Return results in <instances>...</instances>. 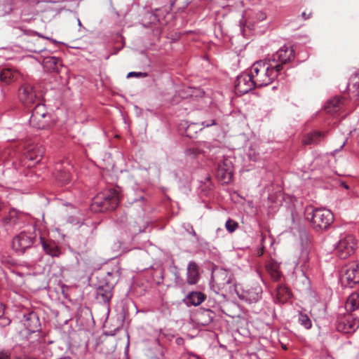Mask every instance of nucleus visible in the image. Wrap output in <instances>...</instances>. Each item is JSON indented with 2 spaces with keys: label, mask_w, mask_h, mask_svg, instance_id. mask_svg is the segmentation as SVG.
<instances>
[{
  "label": "nucleus",
  "mask_w": 359,
  "mask_h": 359,
  "mask_svg": "<svg viewBox=\"0 0 359 359\" xmlns=\"http://www.w3.org/2000/svg\"><path fill=\"white\" fill-rule=\"evenodd\" d=\"M3 161L1 151L0 150V163Z\"/></svg>",
  "instance_id": "nucleus-46"
},
{
  "label": "nucleus",
  "mask_w": 359,
  "mask_h": 359,
  "mask_svg": "<svg viewBox=\"0 0 359 359\" xmlns=\"http://www.w3.org/2000/svg\"><path fill=\"white\" fill-rule=\"evenodd\" d=\"M265 267L274 281L280 280L282 275L280 271V264L275 259H271L266 262Z\"/></svg>",
  "instance_id": "nucleus-20"
},
{
  "label": "nucleus",
  "mask_w": 359,
  "mask_h": 359,
  "mask_svg": "<svg viewBox=\"0 0 359 359\" xmlns=\"http://www.w3.org/2000/svg\"><path fill=\"white\" fill-rule=\"evenodd\" d=\"M47 1H50V2H53V3H56V2L62 1L63 0H47Z\"/></svg>",
  "instance_id": "nucleus-45"
},
{
  "label": "nucleus",
  "mask_w": 359,
  "mask_h": 359,
  "mask_svg": "<svg viewBox=\"0 0 359 359\" xmlns=\"http://www.w3.org/2000/svg\"><path fill=\"white\" fill-rule=\"evenodd\" d=\"M311 14H312L311 12H309V13H307L306 12L304 11L302 13V16L304 20H308L311 18Z\"/></svg>",
  "instance_id": "nucleus-40"
},
{
  "label": "nucleus",
  "mask_w": 359,
  "mask_h": 359,
  "mask_svg": "<svg viewBox=\"0 0 359 359\" xmlns=\"http://www.w3.org/2000/svg\"><path fill=\"white\" fill-rule=\"evenodd\" d=\"M215 124H216L215 121L214 119H211L210 121H204L201 123V125L203 127H210V126H214Z\"/></svg>",
  "instance_id": "nucleus-38"
},
{
  "label": "nucleus",
  "mask_w": 359,
  "mask_h": 359,
  "mask_svg": "<svg viewBox=\"0 0 359 359\" xmlns=\"http://www.w3.org/2000/svg\"><path fill=\"white\" fill-rule=\"evenodd\" d=\"M255 88H257V86L255 83L249 71L243 72L237 76L235 83V90L237 93L245 95Z\"/></svg>",
  "instance_id": "nucleus-12"
},
{
  "label": "nucleus",
  "mask_w": 359,
  "mask_h": 359,
  "mask_svg": "<svg viewBox=\"0 0 359 359\" xmlns=\"http://www.w3.org/2000/svg\"><path fill=\"white\" fill-rule=\"evenodd\" d=\"M341 281L343 285L351 288L359 283V262H349L342 268Z\"/></svg>",
  "instance_id": "nucleus-8"
},
{
  "label": "nucleus",
  "mask_w": 359,
  "mask_h": 359,
  "mask_svg": "<svg viewBox=\"0 0 359 359\" xmlns=\"http://www.w3.org/2000/svg\"><path fill=\"white\" fill-rule=\"evenodd\" d=\"M298 322L306 329H310L312 326V323L309 317L302 312L299 313Z\"/></svg>",
  "instance_id": "nucleus-31"
},
{
  "label": "nucleus",
  "mask_w": 359,
  "mask_h": 359,
  "mask_svg": "<svg viewBox=\"0 0 359 359\" xmlns=\"http://www.w3.org/2000/svg\"><path fill=\"white\" fill-rule=\"evenodd\" d=\"M206 298L205 294L201 292H191L187 296V304L188 305L198 306Z\"/></svg>",
  "instance_id": "nucleus-27"
},
{
  "label": "nucleus",
  "mask_w": 359,
  "mask_h": 359,
  "mask_svg": "<svg viewBox=\"0 0 359 359\" xmlns=\"http://www.w3.org/2000/svg\"><path fill=\"white\" fill-rule=\"evenodd\" d=\"M46 65H50L53 71H58V65H60V60L55 57H51L46 61Z\"/></svg>",
  "instance_id": "nucleus-33"
},
{
  "label": "nucleus",
  "mask_w": 359,
  "mask_h": 359,
  "mask_svg": "<svg viewBox=\"0 0 359 359\" xmlns=\"http://www.w3.org/2000/svg\"><path fill=\"white\" fill-rule=\"evenodd\" d=\"M4 207H5L4 203L1 200H0V211L4 210Z\"/></svg>",
  "instance_id": "nucleus-41"
},
{
  "label": "nucleus",
  "mask_w": 359,
  "mask_h": 359,
  "mask_svg": "<svg viewBox=\"0 0 359 359\" xmlns=\"http://www.w3.org/2000/svg\"><path fill=\"white\" fill-rule=\"evenodd\" d=\"M295 53L292 46L285 45L280 48L268 60L278 69L279 73L284 76L286 66L294 60Z\"/></svg>",
  "instance_id": "nucleus-4"
},
{
  "label": "nucleus",
  "mask_w": 359,
  "mask_h": 359,
  "mask_svg": "<svg viewBox=\"0 0 359 359\" xmlns=\"http://www.w3.org/2000/svg\"><path fill=\"white\" fill-rule=\"evenodd\" d=\"M358 95H359V92L358 93Z\"/></svg>",
  "instance_id": "nucleus-55"
},
{
  "label": "nucleus",
  "mask_w": 359,
  "mask_h": 359,
  "mask_svg": "<svg viewBox=\"0 0 359 359\" xmlns=\"http://www.w3.org/2000/svg\"><path fill=\"white\" fill-rule=\"evenodd\" d=\"M257 253L259 256H262L264 253V247L260 250H259Z\"/></svg>",
  "instance_id": "nucleus-44"
},
{
  "label": "nucleus",
  "mask_w": 359,
  "mask_h": 359,
  "mask_svg": "<svg viewBox=\"0 0 359 359\" xmlns=\"http://www.w3.org/2000/svg\"><path fill=\"white\" fill-rule=\"evenodd\" d=\"M217 282L219 285L224 287L226 285L232 283L233 277L226 270H221L216 275Z\"/></svg>",
  "instance_id": "nucleus-29"
},
{
  "label": "nucleus",
  "mask_w": 359,
  "mask_h": 359,
  "mask_svg": "<svg viewBox=\"0 0 359 359\" xmlns=\"http://www.w3.org/2000/svg\"><path fill=\"white\" fill-rule=\"evenodd\" d=\"M55 170V178L61 184H65L70 181V173L62 167V164L57 165Z\"/></svg>",
  "instance_id": "nucleus-25"
},
{
  "label": "nucleus",
  "mask_w": 359,
  "mask_h": 359,
  "mask_svg": "<svg viewBox=\"0 0 359 359\" xmlns=\"http://www.w3.org/2000/svg\"><path fill=\"white\" fill-rule=\"evenodd\" d=\"M43 154L44 149L43 147L32 145L27 148V151L25 153V158L29 161H33L34 163H38L41 161Z\"/></svg>",
  "instance_id": "nucleus-15"
},
{
  "label": "nucleus",
  "mask_w": 359,
  "mask_h": 359,
  "mask_svg": "<svg viewBox=\"0 0 359 359\" xmlns=\"http://www.w3.org/2000/svg\"><path fill=\"white\" fill-rule=\"evenodd\" d=\"M20 101L26 107H29L38 99L32 86L28 83L22 84L18 90Z\"/></svg>",
  "instance_id": "nucleus-13"
},
{
  "label": "nucleus",
  "mask_w": 359,
  "mask_h": 359,
  "mask_svg": "<svg viewBox=\"0 0 359 359\" xmlns=\"http://www.w3.org/2000/svg\"><path fill=\"white\" fill-rule=\"evenodd\" d=\"M325 133L313 131L304 135L302 142L304 144H317L325 138Z\"/></svg>",
  "instance_id": "nucleus-24"
},
{
  "label": "nucleus",
  "mask_w": 359,
  "mask_h": 359,
  "mask_svg": "<svg viewBox=\"0 0 359 359\" xmlns=\"http://www.w3.org/2000/svg\"><path fill=\"white\" fill-rule=\"evenodd\" d=\"M0 359H11V354L8 351H0Z\"/></svg>",
  "instance_id": "nucleus-37"
},
{
  "label": "nucleus",
  "mask_w": 359,
  "mask_h": 359,
  "mask_svg": "<svg viewBox=\"0 0 359 359\" xmlns=\"http://www.w3.org/2000/svg\"><path fill=\"white\" fill-rule=\"evenodd\" d=\"M309 261V252L307 250H302L300 256L297 262V266H299L302 269V271H304L305 269L308 268V262Z\"/></svg>",
  "instance_id": "nucleus-30"
},
{
  "label": "nucleus",
  "mask_w": 359,
  "mask_h": 359,
  "mask_svg": "<svg viewBox=\"0 0 359 359\" xmlns=\"http://www.w3.org/2000/svg\"><path fill=\"white\" fill-rule=\"evenodd\" d=\"M357 88L359 89V83H358V86H357Z\"/></svg>",
  "instance_id": "nucleus-54"
},
{
  "label": "nucleus",
  "mask_w": 359,
  "mask_h": 359,
  "mask_svg": "<svg viewBox=\"0 0 359 359\" xmlns=\"http://www.w3.org/2000/svg\"><path fill=\"white\" fill-rule=\"evenodd\" d=\"M184 359H201L197 355L188 353L184 355Z\"/></svg>",
  "instance_id": "nucleus-39"
},
{
  "label": "nucleus",
  "mask_w": 359,
  "mask_h": 359,
  "mask_svg": "<svg viewBox=\"0 0 359 359\" xmlns=\"http://www.w3.org/2000/svg\"><path fill=\"white\" fill-rule=\"evenodd\" d=\"M78 25H79V26H81V21H80V20H79V19H78Z\"/></svg>",
  "instance_id": "nucleus-48"
},
{
  "label": "nucleus",
  "mask_w": 359,
  "mask_h": 359,
  "mask_svg": "<svg viewBox=\"0 0 359 359\" xmlns=\"http://www.w3.org/2000/svg\"><path fill=\"white\" fill-rule=\"evenodd\" d=\"M215 318V313L210 309H203L196 314L198 324L205 326L210 324Z\"/></svg>",
  "instance_id": "nucleus-23"
},
{
  "label": "nucleus",
  "mask_w": 359,
  "mask_h": 359,
  "mask_svg": "<svg viewBox=\"0 0 359 359\" xmlns=\"http://www.w3.org/2000/svg\"><path fill=\"white\" fill-rule=\"evenodd\" d=\"M356 245L357 241L355 237L352 235H346L336 244V255L340 259H346L354 252Z\"/></svg>",
  "instance_id": "nucleus-9"
},
{
  "label": "nucleus",
  "mask_w": 359,
  "mask_h": 359,
  "mask_svg": "<svg viewBox=\"0 0 359 359\" xmlns=\"http://www.w3.org/2000/svg\"><path fill=\"white\" fill-rule=\"evenodd\" d=\"M11 323V320L6 317L0 318V327H4L9 325Z\"/></svg>",
  "instance_id": "nucleus-36"
},
{
  "label": "nucleus",
  "mask_w": 359,
  "mask_h": 359,
  "mask_svg": "<svg viewBox=\"0 0 359 359\" xmlns=\"http://www.w3.org/2000/svg\"><path fill=\"white\" fill-rule=\"evenodd\" d=\"M233 163L228 158H224L217 164L216 177L222 184H229L233 176Z\"/></svg>",
  "instance_id": "nucleus-11"
},
{
  "label": "nucleus",
  "mask_w": 359,
  "mask_h": 359,
  "mask_svg": "<svg viewBox=\"0 0 359 359\" xmlns=\"http://www.w3.org/2000/svg\"><path fill=\"white\" fill-rule=\"evenodd\" d=\"M251 76L257 85V88L268 86L276 79H282L284 78L279 73L278 69L268 60L257 61L248 69Z\"/></svg>",
  "instance_id": "nucleus-1"
},
{
  "label": "nucleus",
  "mask_w": 359,
  "mask_h": 359,
  "mask_svg": "<svg viewBox=\"0 0 359 359\" xmlns=\"http://www.w3.org/2000/svg\"><path fill=\"white\" fill-rule=\"evenodd\" d=\"M343 104V99L340 97H334L329 100L325 106V109L327 113L332 114L339 111Z\"/></svg>",
  "instance_id": "nucleus-26"
},
{
  "label": "nucleus",
  "mask_w": 359,
  "mask_h": 359,
  "mask_svg": "<svg viewBox=\"0 0 359 359\" xmlns=\"http://www.w3.org/2000/svg\"><path fill=\"white\" fill-rule=\"evenodd\" d=\"M306 217L311 219L313 228L316 231L326 230L334 221L333 214L330 210L323 208H306Z\"/></svg>",
  "instance_id": "nucleus-2"
},
{
  "label": "nucleus",
  "mask_w": 359,
  "mask_h": 359,
  "mask_svg": "<svg viewBox=\"0 0 359 359\" xmlns=\"http://www.w3.org/2000/svg\"><path fill=\"white\" fill-rule=\"evenodd\" d=\"M358 85V83L356 82L355 84H354V86H356Z\"/></svg>",
  "instance_id": "nucleus-52"
},
{
  "label": "nucleus",
  "mask_w": 359,
  "mask_h": 359,
  "mask_svg": "<svg viewBox=\"0 0 359 359\" xmlns=\"http://www.w3.org/2000/svg\"><path fill=\"white\" fill-rule=\"evenodd\" d=\"M179 340H182V339H177V341H178V343H180V341Z\"/></svg>",
  "instance_id": "nucleus-50"
},
{
  "label": "nucleus",
  "mask_w": 359,
  "mask_h": 359,
  "mask_svg": "<svg viewBox=\"0 0 359 359\" xmlns=\"http://www.w3.org/2000/svg\"><path fill=\"white\" fill-rule=\"evenodd\" d=\"M29 124L37 129H45L51 126L50 115L43 104L38 103L32 111Z\"/></svg>",
  "instance_id": "nucleus-6"
},
{
  "label": "nucleus",
  "mask_w": 359,
  "mask_h": 359,
  "mask_svg": "<svg viewBox=\"0 0 359 359\" xmlns=\"http://www.w3.org/2000/svg\"><path fill=\"white\" fill-rule=\"evenodd\" d=\"M172 273L175 276V285L177 286H179V287H182L184 286V281L183 280V278L180 276V269H178V267L177 266H175L174 264V263L172 262Z\"/></svg>",
  "instance_id": "nucleus-32"
},
{
  "label": "nucleus",
  "mask_w": 359,
  "mask_h": 359,
  "mask_svg": "<svg viewBox=\"0 0 359 359\" xmlns=\"http://www.w3.org/2000/svg\"><path fill=\"white\" fill-rule=\"evenodd\" d=\"M36 237L35 226L28 225L25 230L14 237L12 243L13 248L16 251L25 252L27 249L33 245Z\"/></svg>",
  "instance_id": "nucleus-5"
},
{
  "label": "nucleus",
  "mask_w": 359,
  "mask_h": 359,
  "mask_svg": "<svg viewBox=\"0 0 359 359\" xmlns=\"http://www.w3.org/2000/svg\"><path fill=\"white\" fill-rule=\"evenodd\" d=\"M131 227H132V225L130 224V226H129V230L130 231L131 230Z\"/></svg>",
  "instance_id": "nucleus-51"
},
{
  "label": "nucleus",
  "mask_w": 359,
  "mask_h": 359,
  "mask_svg": "<svg viewBox=\"0 0 359 359\" xmlns=\"http://www.w3.org/2000/svg\"><path fill=\"white\" fill-rule=\"evenodd\" d=\"M141 77V78H146L148 76V74L147 72H130L128 74L127 77Z\"/></svg>",
  "instance_id": "nucleus-35"
},
{
  "label": "nucleus",
  "mask_w": 359,
  "mask_h": 359,
  "mask_svg": "<svg viewBox=\"0 0 359 359\" xmlns=\"http://www.w3.org/2000/svg\"><path fill=\"white\" fill-rule=\"evenodd\" d=\"M292 296L290 290L283 285H278L276 287V303H286Z\"/></svg>",
  "instance_id": "nucleus-22"
},
{
  "label": "nucleus",
  "mask_w": 359,
  "mask_h": 359,
  "mask_svg": "<svg viewBox=\"0 0 359 359\" xmlns=\"http://www.w3.org/2000/svg\"><path fill=\"white\" fill-rule=\"evenodd\" d=\"M113 288V284L109 282H107L103 285H100L96 290L97 299L104 303L109 302L111 298L112 297Z\"/></svg>",
  "instance_id": "nucleus-16"
},
{
  "label": "nucleus",
  "mask_w": 359,
  "mask_h": 359,
  "mask_svg": "<svg viewBox=\"0 0 359 359\" xmlns=\"http://www.w3.org/2000/svg\"><path fill=\"white\" fill-rule=\"evenodd\" d=\"M199 278L198 264L194 261L189 262L187 268V283L189 285H195L198 283Z\"/></svg>",
  "instance_id": "nucleus-18"
},
{
  "label": "nucleus",
  "mask_w": 359,
  "mask_h": 359,
  "mask_svg": "<svg viewBox=\"0 0 359 359\" xmlns=\"http://www.w3.org/2000/svg\"><path fill=\"white\" fill-rule=\"evenodd\" d=\"M345 309L349 313L359 309V288L348 296L345 304Z\"/></svg>",
  "instance_id": "nucleus-21"
},
{
  "label": "nucleus",
  "mask_w": 359,
  "mask_h": 359,
  "mask_svg": "<svg viewBox=\"0 0 359 359\" xmlns=\"http://www.w3.org/2000/svg\"><path fill=\"white\" fill-rule=\"evenodd\" d=\"M118 203V194L111 189L97 194L93 198V207L95 210L105 212L115 210Z\"/></svg>",
  "instance_id": "nucleus-3"
},
{
  "label": "nucleus",
  "mask_w": 359,
  "mask_h": 359,
  "mask_svg": "<svg viewBox=\"0 0 359 359\" xmlns=\"http://www.w3.org/2000/svg\"><path fill=\"white\" fill-rule=\"evenodd\" d=\"M225 227L229 232L233 233L238 227V224L236 221H234L231 219H229L226 222Z\"/></svg>",
  "instance_id": "nucleus-34"
},
{
  "label": "nucleus",
  "mask_w": 359,
  "mask_h": 359,
  "mask_svg": "<svg viewBox=\"0 0 359 359\" xmlns=\"http://www.w3.org/2000/svg\"><path fill=\"white\" fill-rule=\"evenodd\" d=\"M0 223L6 231L15 229L20 223V216L17 210L11 209L0 219Z\"/></svg>",
  "instance_id": "nucleus-14"
},
{
  "label": "nucleus",
  "mask_w": 359,
  "mask_h": 359,
  "mask_svg": "<svg viewBox=\"0 0 359 359\" xmlns=\"http://www.w3.org/2000/svg\"><path fill=\"white\" fill-rule=\"evenodd\" d=\"M35 34L39 36V37L47 39H50L48 37H46V36H43L42 34H41L39 33L35 32Z\"/></svg>",
  "instance_id": "nucleus-43"
},
{
  "label": "nucleus",
  "mask_w": 359,
  "mask_h": 359,
  "mask_svg": "<svg viewBox=\"0 0 359 359\" xmlns=\"http://www.w3.org/2000/svg\"><path fill=\"white\" fill-rule=\"evenodd\" d=\"M39 240L43 250L47 255L53 257H58L60 255V249L55 241L52 240H46L41 236L39 237Z\"/></svg>",
  "instance_id": "nucleus-17"
},
{
  "label": "nucleus",
  "mask_w": 359,
  "mask_h": 359,
  "mask_svg": "<svg viewBox=\"0 0 359 359\" xmlns=\"http://www.w3.org/2000/svg\"><path fill=\"white\" fill-rule=\"evenodd\" d=\"M336 329L344 334H353L359 327V318L351 313L339 314L336 320Z\"/></svg>",
  "instance_id": "nucleus-7"
},
{
  "label": "nucleus",
  "mask_w": 359,
  "mask_h": 359,
  "mask_svg": "<svg viewBox=\"0 0 359 359\" xmlns=\"http://www.w3.org/2000/svg\"><path fill=\"white\" fill-rule=\"evenodd\" d=\"M25 320L24 323L26 328L31 332H34L39 330L40 327L39 319L36 313L30 312L24 316Z\"/></svg>",
  "instance_id": "nucleus-19"
},
{
  "label": "nucleus",
  "mask_w": 359,
  "mask_h": 359,
  "mask_svg": "<svg viewBox=\"0 0 359 359\" xmlns=\"http://www.w3.org/2000/svg\"><path fill=\"white\" fill-rule=\"evenodd\" d=\"M18 76V73L11 69H4L0 72V80L5 84H9L14 81Z\"/></svg>",
  "instance_id": "nucleus-28"
},
{
  "label": "nucleus",
  "mask_w": 359,
  "mask_h": 359,
  "mask_svg": "<svg viewBox=\"0 0 359 359\" xmlns=\"http://www.w3.org/2000/svg\"><path fill=\"white\" fill-rule=\"evenodd\" d=\"M236 292L241 300L252 304L257 302L262 298V288L258 283H254L240 290L236 289Z\"/></svg>",
  "instance_id": "nucleus-10"
},
{
  "label": "nucleus",
  "mask_w": 359,
  "mask_h": 359,
  "mask_svg": "<svg viewBox=\"0 0 359 359\" xmlns=\"http://www.w3.org/2000/svg\"><path fill=\"white\" fill-rule=\"evenodd\" d=\"M136 233H137V231H134V232L131 233V238H133V235L136 234Z\"/></svg>",
  "instance_id": "nucleus-47"
},
{
  "label": "nucleus",
  "mask_w": 359,
  "mask_h": 359,
  "mask_svg": "<svg viewBox=\"0 0 359 359\" xmlns=\"http://www.w3.org/2000/svg\"><path fill=\"white\" fill-rule=\"evenodd\" d=\"M341 186H342L344 189H349L348 185L346 182H341Z\"/></svg>",
  "instance_id": "nucleus-42"
},
{
  "label": "nucleus",
  "mask_w": 359,
  "mask_h": 359,
  "mask_svg": "<svg viewBox=\"0 0 359 359\" xmlns=\"http://www.w3.org/2000/svg\"><path fill=\"white\" fill-rule=\"evenodd\" d=\"M179 340H182V339H177V341H178V343H180V341Z\"/></svg>",
  "instance_id": "nucleus-49"
},
{
  "label": "nucleus",
  "mask_w": 359,
  "mask_h": 359,
  "mask_svg": "<svg viewBox=\"0 0 359 359\" xmlns=\"http://www.w3.org/2000/svg\"><path fill=\"white\" fill-rule=\"evenodd\" d=\"M210 177H207V180H210Z\"/></svg>",
  "instance_id": "nucleus-53"
}]
</instances>
